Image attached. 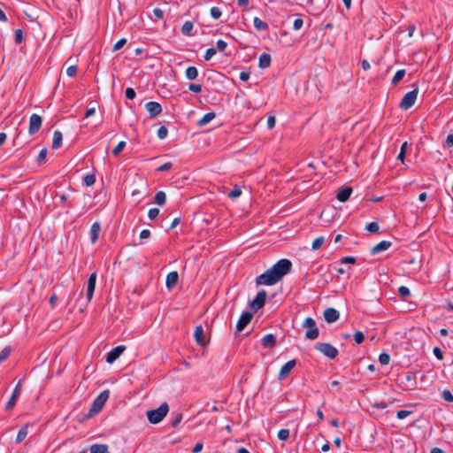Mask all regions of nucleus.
I'll use <instances>...</instances> for the list:
<instances>
[{"label":"nucleus","mask_w":453,"mask_h":453,"mask_svg":"<svg viewBox=\"0 0 453 453\" xmlns=\"http://www.w3.org/2000/svg\"><path fill=\"white\" fill-rule=\"evenodd\" d=\"M340 313L334 308H326L324 311V318L327 323H334L338 320Z\"/></svg>","instance_id":"f3484780"},{"label":"nucleus","mask_w":453,"mask_h":453,"mask_svg":"<svg viewBox=\"0 0 453 453\" xmlns=\"http://www.w3.org/2000/svg\"><path fill=\"white\" fill-rule=\"evenodd\" d=\"M227 46V43L223 41V40H218L217 41V49L219 50V51H223L225 50V49L226 48Z\"/></svg>","instance_id":"338daca9"},{"label":"nucleus","mask_w":453,"mask_h":453,"mask_svg":"<svg viewBox=\"0 0 453 453\" xmlns=\"http://www.w3.org/2000/svg\"><path fill=\"white\" fill-rule=\"evenodd\" d=\"M179 280V274L176 271L171 272L166 276L165 285L168 289H172L175 287Z\"/></svg>","instance_id":"aec40b11"},{"label":"nucleus","mask_w":453,"mask_h":453,"mask_svg":"<svg viewBox=\"0 0 453 453\" xmlns=\"http://www.w3.org/2000/svg\"><path fill=\"white\" fill-rule=\"evenodd\" d=\"M242 195V189L238 186H234V188L229 192L228 196L231 199H235Z\"/></svg>","instance_id":"ea45409f"},{"label":"nucleus","mask_w":453,"mask_h":453,"mask_svg":"<svg viewBox=\"0 0 453 453\" xmlns=\"http://www.w3.org/2000/svg\"><path fill=\"white\" fill-rule=\"evenodd\" d=\"M398 293L399 295L403 298V299H406L407 297H409L411 296V291L410 289L405 287V286H401L399 288H398Z\"/></svg>","instance_id":"a19ab883"},{"label":"nucleus","mask_w":453,"mask_h":453,"mask_svg":"<svg viewBox=\"0 0 453 453\" xmlns=\"http://www.w3.org/2000/svg\"><path fill=\"white\" fill-rule=\"evenodd\" d=\"M398 385L404 390H413L417 387L416 376L411 372H407L398 378Z\"/></svg>","instance_id":"20e7f679"},{"label":"nucleus","mask_w":453,"mask_h":453,"mask_svg":"<svg viewBox=\"0 0 453 453\" xmlns=\"http://www.w3.org/2000/svg\"><path fill=\"white\" fill-rule=\"evenodd\" d=\"M110 395L109 389L104 390L97 395V397L93 401L89 411L88 413V417H93L94 415L99 413L108 400Z\"/></svg>","instance_id":"7ed1b4c3"},{"label":"nucleus","mask_w":453,"mask_h":453,"mask_svg":"<svg viewBox=\"0 0 453 453\" xmlns=\"http://www.w3.org/2000/svg\"><path fill=\"white\" fill-rule=\"evenodd\" d=\"M391 245L392 242L389 241H381L371 250V254L375 255L380 252L385 251L388 250L391 247Z\"/></svg>","instance_id":"412c9836"},{"label":"nucleus","mask_w":453,"mask_h":453,"mask_svg":"<svg viewBox=\"0 0 453 453\" xmlns=\"http://www.w3.org/2000/svg\"><path fill=\"white\" fill-rule=\"evenodd\" d=\"M100 229H101L100 224L97 223V222H95L91 226V228H90V238H91L92 242H95L97 240Z\"/></svg>","instance_id":"a878e982"},{"label":"nucleus","mask_w":453,"mask_h":453,"mask_svg":"<svg viewBox=\"0 0 453 453\" xmlns=\"http://www.w3.org/2000/svg\"><path fill=\"white\" fill-rule=\"evenodd\" d=\"M125 95L126 97L130 100H133L136 96L135 91L132 88H127L125 91Z\"/></svg>","instance_id":"13d9d810"},{"label":"nucleus","mask_w":453,"mask_h":453,"mask_svg":"<svg viewBox=\"0 0 453 453\" xmlns=\"http://www.w3.org/2000/svg\"><path fill=\"white\" fill-rule=\"evenodd\" d=\"M366 230H368L371 233H377L379 232V225L376 222H371L365 226Z\"/></svg>","instance_id":"09e8293b"},{"label":"nucleus","mask_w":453,"mask_h":453,"mask_svg":"<svg viewBox=\"0 0 453 453\" xmlns=\"http://www.w3.org/2000/svg\"><path fill=\"white\" fill-rule=\"evenodd\" d=\"M182 420V413H177L176 416L173 418V419L171 422V425L173 427L178 426V425Z\"/></svg>","instance_id":"5fc2aeb1"},{"label":"nucleus","mask_w":453,"mask_h":453,"mask_svg":"<svg viewBox=\"0 0 453 453\" xmlns=\"http://www.w3.org/2000/svg\"><path fill=\"white\" fill-rule=\"evenodd\" d=\"M352 194V188L350 187H342L336 195V198L340 202H346L350 195Z\"/></svg>","instance_id":"6ab92c4d"},{"label":"nucleus","mask_w":453,"mask_h":453,"mask_svg":"<svg viewBox=\"0 0 453 453\" xmlns=\"http://www.w3.org/2000/svg\"><path fill=\"white\" fill-rule=\"evenodd\" d=\"M194 337L196 343L200 346H205L207 341L205 340L204 331L202 326H197L195 329Z\"/></svg>","instance_id":"a211bd4d"},{"label":"nucleus","mask_w":453,"mask_h":453,"mask_svg":"<svg viewBox=\"0 0 453 453\" xmlns=\"http://www.w3.org/2000/svg\"><path fill=\"white\" fill-rule=\"evenodd\" d=\"M411 413H412L411 411L401 410V411H397L396 417L399 419H403L406 417H408L409 415H411Z\"/></svg>","instance_id":"603ef678"},{"label":"nucleus","mask_w":453,"mask_h":453,"mask_svg":"<svg viewBox=\"0 0 453 453\" xmlns=\"http://www.w3.org/2000/svg\"><path fill=\"white\" fill-rule=\"evenodd\" d=\"M340 262L342 264H355L357 260L354 257H344L341 258Z\"/></svg>","instance_id":"e2e57ef3"},{"label":"nucleus","mask_w":453,"mask_h":453,"mask_svg":"<svg viewBox=\"0 0 453 453\" xmlns=\"http://www.w3.org/2000/svg\"><path fill=\"white\" fill-rule=\"evenodd\" d=\"M126 43H127V40L125 38L119 40L114 44L112 50L117 51V50H120Z\"/></svg>","instance_id":"6e6d98bb"},{"label":"nucleus","mask_w":453,"mask_h":453,"mask_svg":"<svg viewBox=\"0 0 453 453\" xmlns=\"http://www.w3.org/2000/svg\"><path fill=\"white\" fill-rule=\"evenodd\" d=\"M186 78L189 81L196 80L198 76V70L196 66H188L185 72Z\"/></svg>","instance_id":"c85d7f7f"},{"label":"nucleus","mask_w":453,"mask_h":453,"mask_svg":"<svg viewBox=\"0 0 453 453\" xmlns=\"http://www.w3.org/2000/svg\"><path fill=\"white\" fill-rule=\"evenodd\" d=\"M303 25V19L301 18H297L294 20V23H293V29L294 30H299L302 28Z\"/></svg>","instance_id":"4d7b16f0"},{"label":"nucleus","mask_w":453,"mask_h":453,"mask_svg":"<svg viewBox=\"0 0 453 453\" xmlns=\"http://www.w3.org/2000/svg\"><path fill=\"white\" fill-rule=\"evenodd\" d=\"M194 28V23L192 21H186L181 27V33L183 35L189 36Z\"/></svg>","instance_id":"c756f323"},{"label":"nucleus","mask_w":453,"mask_h":453,"mask_svg":"<svg viewBox=\"0 0 453 453\" xmlns=\"http://www.w3.org/2000/svg\"><path fill=\"white\" fill-rule=\"evenodd\" d=\"M316 349L320 351L330 359H334L338 356V350L335 347L327 342H319L316 344Z\"/></svg>","instance_id":"0eeeda50"},{"label":"nucleus","mask_w":453,"mask_h":453,"mask_svg":"<svg viewBox=\"0 0 453 453\" xmlns=\"http://www.w3.org/2000/svg\"><path fill=\"white\" fill-rule=\"evenodd\" d=\"M354 340L357 344H361L365 340V335L362 332L357 331L354 334Z\"/></svg>","instance_id":"3c124183"},{"label":"nucleus","mask_w":453,"mask_h":453,"mask_svg":"<svg viewBox=\"0 0 453 453\" xmlns=\"http://www.w3.org/2000/svg\"><path fill=\"white\" fill-rule=\"evenodd\" d=\"M217 50L216 49L214 48H209L207 49V50L205 51V54H204V59L206 61H209L212 58V57L216 54Z\"/></svg>","instance_id":"de8ad7c7"},{"label":"nucleus","mask_w":453,"mask_h":453,"mask_svg":"<svg viewBox=\"0 0 453 453\" xmlns=\"http://www.w3.org/2000/svg\"><path fill=\"white\" fill-rule=\"evenodd\" d=\"M254 27L258 31H265L268 29L269 26L266 22L263 21L258 17H255L253 19Z\"/></svg>","instance_id":"393cba45"},{"label":"nucleus","mask_w":453,"mask_h":453,"mask_svg":"<svg viewBox=\"0 0 453 453\" xmlns=\"http://www.w3.org/2000/svg\"><path fill=\"white\" fill-rule=\"evenodd\" d=\"M418 94V87H416L413 90L409 91L403 97L402 101L400 102L399 107L402 110H408V109L411 108L417 100Z\"/></svg>","instance_id":"423d86ee"},{"label":"nucleus","mask_w":453,"mask_h":453,"mask_svg":"<svg viewBox=\"0 0 453 453\" xmlns=\"http://www.w3.org/2000/svg\"><path fill=\"white\" fill-rule=\"evenodd\" d=\"M407 150H408V142H404L402 144L400 152H399V154L397 156V159L400 160L402 163L404 162L405 154H406Z\"/></svg>","instance_id":"f704fd0d"},{"label":"nucleus","mask_w":453,"mask_h":453,"mask_svg":"<svg viewBox=\"0 0 453 453\" xmlns=\"http://www.w3.org/2000/svg\"><path fill=\"white\" fill-rule=\"evenodd\" d=\"M28 434V425H25L22 426L19 431L18 432L17 437H16V443L22 442L25 438L27 436Z\"/></svg>","instance_id":"bb28decb"},{"label":"nucleus","mask_w":453,"mask_h":453,"mask_svg":"<svg viewBox=\"0 0 453 453\" xmlns=\"http://www.w3.org/2000/svg\"><path fill=\"white\" fill-rule=\"evenodd\" d=\"M292 263L287 258H282L274 264L270 269L256 278L257 285L272 286L279 282L286 274L290 273Z\"/></svg>","instance_id":"f257e3e1"},{"label":"nucleus","mask_w":453,"mask_h":453,"mask_svg":"<svg viewBox=\"0 0 453 453\" xmlns=\"http://www.w3.org/2000/svg\"><path fill=\"white\" fill-rule=\"evenodd\" d=\"M42 119L41 116L35 113L32 114L29 119L28 133L30 134L37 133L42 127Z\"/></svg>","instance_id":"1a4fd4ad"},{"label":"nucleus","mask_w":453,"mask_h":453,"mask_svg":"<svg viewBox=\"0 0 453 453\" xmlns=\"http://www.w3.org/2000/svg\"><path fill=\"white\" fill-rule=\"evenodd\" d=\"M406 72L404 69L398 70L395 76L393 77L391 81L392 85H396L400 81H402L405 75Z\"/></svg>","instance_id":"473e14b6"},{"label":"nucleus","mask_w":453,"mask_h":453,"mask_svg":"<svg viewBox=\"0 0 453 453\" xmlns=\"http://www.w3.org/2000/svg\"><path fill=\"white\" fill-rule=\"evenodd\" d=\"M63 134L60 131L56 130L53 133L52 148L58 149L62 145Z\"/></svg>","instance_id":"b1692460"},{"label":"nucleus","mask_w":453,"mask_h":453,"mask_svg":"<svg viewBox=\"0 0 453 453\" xmlns=\"http://www.w3.org/2000/svg\"><path fill=\"white\" fill-rule=\"evenodd\" d=\"M267 293L265 290H260L256 297L250 303V307L253 311H257L264 307L266 300Z\"/></svg>","instance_id":"6e6552de"},{"label":"nucleus","mask_w":453,"mask_h":453,"mask_svg":"<svg viewBox=\"0 0 453 453\" xmlns=\"http://www.w3.org/2000/svg\"><path fill=\"white\" fill-rule=\"evenodd\" d=\"M433 352L439 360L443 359V352L439 347H434Z\"/></svg>","instance_id":"0e129e2a"},{"label":"nucleus","mask_w":453,"mask_h":453,"mask_svg":"<svg viewBox=\"0 0 453 453\" xmlns=\"http://www.w3.org/2000/svg\"><path fill=\"white\" fill-rule=\"evenodd\" d=\"M325 242V238L323 236L316 238L312 242V250H317L320 249Z\"/></svg>","instance_id":"58836bf2"},{"label":"nucleus","mask_w":453,"mask_h":453,"mask_svg":"<svg viewBox=\"0 0 453 453\" xmlns=\"http://www.w3.org/2000/svg\"><path fill=\"white\" fill-rule=\"evenodd\" d=\"M168 134V129L165 126H161L158 130H157V137L160 139V140H163L165 139Z\"/></svg>","instance_id":"37998d69"},{"label":"nucleus","mask_w":453,"mask_h":453,"mask_svg":"<svg viewBox=\"0 0 453 453\" xmlns=\"http://www.w3.org/2000/svg\"><path fill=\"white\" fill-rule=\"evenodd\" d=\"M296 361L295 359L287 362L280 370L279 379L283 380L287 378L291 372L292 369L296 366Z\"/></svg>","instance_id":"4468645a"},{"label":"nucleus","mask_w":453,"mask_h":453,"mask_svg":"<svg viewBox=\"0 0 453 453\" xmlns=\"http://www.w3.org/2000/svg\"><path fill=\"white\" fill-rule=\"evenodd\" d=\"M96 273H93L90 274L88 280L87 298L88 301H90L93 297L95 288H96Z\"/></svg>","instance_id":"dca6fc26"},{"label":"nucleus","mask_w":453,"mask_h":453,"mask_svg":"<svg viewBox=\"0 0 453 453\" xmlns=\"http://www.w3.org/2000/svg\"><path fill=\"white\" fill-rule=\"evenodd\" d=\"M96 182V175L93 173H88L83 177V183L87 187L94 185Z\"/></svg>","instance_id":"72a5a7b5"},{"label":"nucleus","mask_w":453,"mask_h":453,"mask_svg":"<svg viewBox=\"0 0 453 453\" xmlns=\"http://www.w3.org/2000/svg\"><path fill=\"white\" fill-rule=\"evenodd\" d=\"M441 396L444 401H446L448 403H453V395L451 394V392L449 390H448V389L443 390Z\"/></svg>","instance_id":"49530a36"},{"label":"nucleus","mask_w":453,"mask_h":453,"mask_svg":"<svg viewBox=\"0 0 453 453\" xmlns=\"http://www.w3.org/2000/svg\"><path fill=\"white\" fill-rule=\"evenodd\" d=\"M172 168H173V164L171 162H166L164 165H160L157 168V171L158 172H166V171L171 170Z\"/></svg>","instance_id":"052dcab7"},{"label":"nucleus","mask_w":453,"mask_h":453,"mask_svg":"<svg viewBox=\"0 0 453 453\" xmlns=\"http://www.w3.org/2000/svg\"><path fill=\"white\" fill-rule=\"evenodd\" d=\"M262 345L265 348H273L276 344V338L273 334H269L264 336L261 340Z\"/></svg>","instance_id":"4be33fe9"},{"label":"nucleus","mask_w":453,"mask_h":453,"mask_svg":"<svg viewBox=\"0 0 453 453\" xmlns=\"http://www.w3.org/2000/svg\"><path fill=\"white\" fill-rule=\"evenodd\" d=\"M24 39V34L22 29H16L14 32V41L16 44H19L22 42Z\"/></svg>","instance_id":"4c0bfd02"},{"label":"nucleus","mask_w":453,"mask_h":453,"mask_svg":"<svg viewBox=\"0 0 453 453\" xmlns=\"http://www.w3.org/2000/svg\"><path fill=\"white\" fill-rule=\"evenodd\" d=\"M445 146L448 148H450L453 146V134H448L446 141H445Z\"/></svg>","instance_id":"774afa93"},{"label":"nucleus","mask_w":453,"mask_h":453,"mask_svg":"<svg viewBox=\"0 0 453 453\" xmlns=\"http://www.w3.org/2000/svg\"><path fill=\"white\" fill-rule=\"evenodd\" d=\"M126 142L122 141L118 143V145L113 149L112 153L114 156H118L126 147Z\"/></svg>","instance_id":"c03bdc74"},{"label":"nucleus","mask_w":453,"mask_h":453,"mask_svg":"<svg viewBox=\"0 0 453 453\" xmlns=\"http://www.w3.org/2000/svg\"><path fill=\"white\" fill-rule=\"evenodd\" d=\"M158 214H159V209L151 208L148 212V217L150 219L153 220L158 216Z\"/></svg>","instance_id":"864d4df0"},{"label":"nucleus","mask_w":453,"mask_h":453,"mask_svg":"<svg viewBox=\"0 0 453 453\" xmlns=\"http://www.w3.org/2000/svg\"><path fill=\"white\" fill-rule=\"evenodd\" d=\"M12 352V349L10 346H7L5 348H4L1 351H0V364L4 361H5L10 354Z\"/></svg>","instance_id":"c9c22d12"},{"label":"nucleus","mask_w":453,"mask_h":453,"mask_svg":"<svg viewBox=\"0 0 453 453\" xmlns=\"http://www.w3.org/2000/svg\"><path fill=\"white\" fill-rule=\"evenodd\" d=\"M166 201V195L164 191H158L155 195L154 202L158 205L165 204Z\"/></svg>","instance_id":"2f4dec72"},{"label":"nucleus","mask_w":453,"mask_h":453,"mask_svg":"<svg viewBox=\"0 0 453 453\" xmlns=\"http://www.w3.org/2000/svg\"><path fill=\"white\" fill-rule=\"evenodd\" d=\"M210 12H211V16L214 19H219L221 17V15H222L221 10L219 7H216V6L211 7Z\"/></svg>","instance_id":"79ce46f5"},{"label":"nucleus","mask_w":453,"mask_h":453,"mask_svg":"<svg viewBox=\"0 0 453 453\" xmlns=\"http://www.w3.org/2000/svg\"><path fill=\"white\" fill-rule=\"evenodd\" d=\"M96 273H93L90 274L88 280L87 298L88 301H90L93 297L95 288H96Z\"/></svg>","instance_id":"2eb2a0df"},{"label":"nucleus","mask_w":453,"mask_h":453,"mask_svg":"<svg viewBox=\"0 0 453 453\" xmlns=\"http://www.w3.org/2000/svg\"><path fill=\"white\" fill-rule=\"evenodd\" d=\"M126 347L124 345H119L112 349L106 356V362L109 364H112L115 362L119 356L124 352Z\"/></svg>","instance_id":"f8f14e48"},{"label":"nucleus","mask_w":453,"mask_h":453,"mask_svg":"<svg viewBox=\"0 0 453 453\" xmlns=\"http://www.w3.org/2000/svg\"><path fill=\"white\" fill-rule=\"evenodd\" d=\"M77 73V66L76 65H70L66 69V74L70 77H74Z\"/></svg>","instance_id":"bf43d9fd"},{"label":"nucleus","mask_w":453,"mask_h":453,"mask_svg":"<svg viewBox=\"0 0 453 453\" xmlns=\"http://www.w3.org/2000/svg\"><path fill=\"white\" fill-rule=\"evenodd\" d=\"M379 361L380 362L381 365H388L390 361V356L386 353V352H382L380 354L379 356Z\"/></svg>","instance_id":"a18cd8bd"},{"label":"nucleus","mask_w":453,"mask_h":453,"mask_svg":"<svg viewBox=\"0 0 453 453\" xmlns=\"http://www.w3.org/2000/svg\"><path fill=\"white\" fill-rule=\"evenodd\" d=\"M289 429L283 428L278 432V439L280 441H287L289 438Z\"/></svg>","instance_id":"e433bc0d"},{"label":"nucleus","mask_w":453,"mask_h":453,"mask_svg":"<svg viewBox=\"0 0 453 453\" xmlns=\"http://www.w3.org/2000/svg\"><path fill=\"white\" fill-rule=\"evenodd\" d=\"M169 411V405L167 403H163L158 408L147 411L148 420L151 424H158L167 415Z\"/></svg>","instance_id":"f03ea898"},{"label":"nucleus","mask_w":453,"mask_h":453,"mask_svg":"<svg viewBox=\"0 0 453 453\" xmlns=\"http://www.w3.org/2000/svg\"><path fill=\"white\" fill-rule=\"evenodd\" d=\"M252 318H253L252 312H250V311L242 312L238 322H237L236 331L242 332L248 326V324L251 321Z\"/></svg>","instance_id":"9d476101"},{"label":"nucleus","mask_w":453,"mask_h":453,"mask_svg":"<svg viewBox=\"0 0 453 453\" xmlns=\"http://www.w3.org/2000/svg\"><path fill=\"white\" fill-rule=\"evenodd\" d=\"M216 117L214 112H208L203 115V117L198 121V126L203 127L207 125L210 121H211Z\"/></svg>","instance_id":"7c9ffc66"},{"label":"nucleus","mask_w":453,"mask_h":453,"mask_svg":"<svg viewBox=\"0 0 453 453\" xmlns=\"http://www.w3.org/2000/svg\"><path fill=\"white\" fill-rule=\"evenodd\" d=\"M145 109L150 113V118H155L162 111V106L157 102H149L145 104Z\"/></svg>","instance_id":"ddd939ff"},{"label":"nucleus","mask_w":453,"mask_h":453,"mask_svg":"<svg viewBox=\"0 0 453 453\" xmlns=\"http://www.w3.org/2000/svg\"><path fill=\"white\" fill-rule=\"evenodd\" d=\"M153 14L157 19H161L164 17V12L160 8H155L153 10Z\"/></svg>","instance_id":"69168bd1"},{"label":"nucleus","mask_w":453,"mask_h":453,"mask_svg":"<svg viewBox=\"0 0 453 453\" xmlns=\"http://www.w3.org/2000/svg\"><path fill=\"white\" fill-rule=\"evenodd\" d=\"M188 89L193 93L198 94L202 91V85L196 84V83H190L188 85Z\"/></svg>","instance_id":"8fccbe9b"},{"label":"nucleus","mask_w":453,"mask_h":453,"mask_svg":"<svg viewBox=\"0 0 453 453\" xmlns=\"http://www.w3.org/2000/svg\"><path fill=\"white\" fill-rule=\"evenodd\" d=\"M20 392H21V380H19L18 382V384L16 385V387L12 392L11 398L7 402L6 406H5L6 411H11L15 406L16 402L20 395Z\"/></svg>","instance_id":"9b49d317"},{"label":"nucleus","mask_w":453,"mask_h":453,"mask_svg":"<svg viewBox=\"0 0 453 453\" xmlns=\"http://www.w3.org/2000/svg\"><path fill=\"white\" fill-rule=\"evenodd\" d=\"M90 453H110L105 444H94L90 447Z\"/></svg>","instance_id":"cd10ccee"},{"label":"nucleus","mask_w":453,"mask_h":453,"mask_svg":"<svg viewBox=\"0 0 453 453\" xmlns=\"http://www.w3.org/2000/svg\"><path fill=\"white\" fill-rule=\"evenodd\" d=\"M271 65V56L268 53H263L259 57L258 66L261 69H265Z\"/></svg>","instance_id":"5701e85b"},{"label":"nucleus","mask_w":453,"mask_h":453,"mask_svg":"<svg viewBox=\"0 0 453 453\" xmlns=\"http://www.w3.org/2000/svg\"><path fill=\"white\" fill-rule=\"evenodd\" d=\"M303 327L307 328L305 337L309 340H315L319 337V331L316 321L312 318H307L303 323Z\"/></svg>","instance_id":"39448f33"},{"label":"nucleus","mask_w":453,"mask_h":453,"mask_svg":"<svg viewBox=\"0 0 453 453\" xmlns=\"http://www.w3.org/2000/svg\"><path fill=\"white\" fill-rule=\"evenodd\" d=\"M47 153H48L47 149L41 150L39 152V155L37 157V162L38 163L42 162L46 158Z\"/></svg>","instance_id":"680f3d73"}]
</instances>
